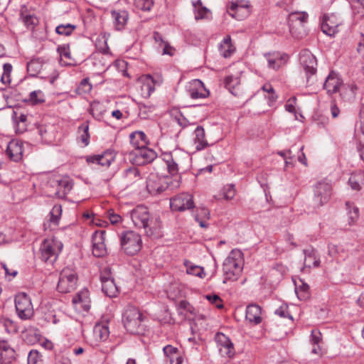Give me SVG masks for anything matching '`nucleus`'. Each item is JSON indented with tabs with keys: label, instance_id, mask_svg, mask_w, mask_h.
Listing matches in <instances>:
<instances>
[{
	"label": "nucleus",
	"instance_id": "1",
	"mask_svg": "<svg viewBox=\"0 0 364 364\" xmlns=\"http://www.w3.org/2000/svg\"><path fill=\"white\" fill-rule=\"evenodd\" d=\"M179 176L159 175L156 173H151L146 179V188L151 195L161 194L167 189L174 190L180 186Z\"/></svg>",
	"mask_w": 364,
	"mask_h": 364
},
{
	"label": "nucleus",
	"instance_id": "2",
	"mask_svg": "<svg viewBox=\"0 0 364 364\" xmlns=\"http://www.w3.org/2000/svg\"><path fill=\"white\" fill-rule=\"evenodd\" d=\"M122 321L127 331L134 334H143L146 328L147 318L141 311L132 306L124 311Z\"/></svg>",
	"mask_w": 364,
	"mask_h": 364
},
{
	"label": "nucleus",
	"instance_id": "3",
	"mask_svg": "<svg viewBox=\"0 0 364 364\" xmlns=\"http://www.w3.org/2000/svg\"><path fill=\"white\" fill-rule=\"evenodd\" d=\"M244 265L243 254L238 249L232 250L225 258L223 264L224 281H235L242 272Z\"/></svg>",
	"mask_w": 364,
	"mask_h": 364
},
{
	"label": "nucleus",
	"instance_id": "4",
	"mask_svg": "<svg viewBox=\"0 0 364 364\" xmlns=\"http://www.w3.org/2000/svg\"><path fill=\"white\" fill-rule=\"evenodd\" d=\"M63 247V243L55 237L45 239L39 249L41 261L53 265L57 261Z\"/></svg>",
	"mask_w": 364,
	"mask_h": 364
},
{
	"label": "nucleus",
	"instance_id": "5",
	"mask_svg": "<svg viewBox=\"0 0 364 364\" xmlns=\"http://www.w3.org/2000/svg\"><path fill=\"white\" fill-rule=\"evenodd\" d=\"M323 88L328 95L334 94L341 89V95L348 94L350 97H354L357 90L356 85L353 84L344 85L338 74L334 71L328 74L323 83Z\"/></svg>",
	"mask_w": 364,
	"mask_h": 364
},
{
	"label": "nucleus",
	"instance_id": "6",
	"mask_svg": "<svg viewBox=\"0 0 364 364\" xmlns=\"http://www.w3.org/2000/svg\"><path fill=\"white\" fill-rule=\"evenodd\" d=\"M120 243L122 250L129 255H136L142 246L141 235L132 230L126 231L122 234Z\"/></svg>",
	"mask_w": 364,
	"mask_h": 364
},
{
	"label": "nucleus",
	"instance_id": "7",
	"mask_svg": "<svg viewBox=\"0 0 364 364\" xmlns=\"http://www.w3.org/2000/svg\"><path fill=\"white\" fill-rule=\"evenodd\" d=\"M163 160L167 166L168 171L171 174L175 175L178 172L179 166H182L186 161L189 160V156L181 150H175L164 153Z\"/></svg>",
	"mask_w": 364,
	"mask_h": 364
},
{
	"label": "nucleus",
	"instance_id": "8",
	"mask_svg": "<svg viewBox=\"0 0 364 364\" xmlns=\"http://www.w3.org/2000/svg\"><path fill=\"white\" fill-rule=\"evenodd\" d=\"M76 283L75 271L70 267H65L60 274L57 289L61 294H68L75 289Z\"/></svg>",
	"mask_w": 364,
	"mask_h": 364
},
{
	"label": "nucleus",
	"instance_id": "9",
	"mask_svg": "<svg viewBox=\"0 0 364 364\" xmlns=\"http://www.w3.org/2000/svg\"><path fill=\"white\" fill-rule=\"evenodd\" d=\"M332 193V185L330 182L323 180L318 182L314 186V203L317 207L327 203Z\"/></svg>",
	"mask_w": 364,
	"mask_h": 364
},
{
	"label": "nucleus",
	"instance_id": "10",
	"mask_svg": "<svg viewBox=\"0 0 364 364\" xmlns=\"http://www.w3.org/2000/svg\"><path fill=\"white\" fill-rule=\"evenodd\" d=\"M129 159L133 164L143 166L152 162L156 159V151L148 147L133 150L129 153Z\"/></svg>",
	"mask_w": 364,
	"mask_h": 364
},
{
	"label": "nucleus",
	"instance_id": "11",
	"mask_svg": "<svg viewBox=\"0 0 364 364\" xmlns=\"http://www.w3.org/2000/svg\"><path fill=\"white\" fill-rule=\"evenodd\" d=\"M299 60L301 67L306 73L307 80H309V77L316 73V58L309 50H304L300 53Z\"/></svg>",
	"mask_w": 364,
	"mask_h": 364
},
{
	"label": "nucleus",
	"instance_id": "12",
	"mask_svg": "<svg viewBox=\"0 0 364 364\" xmlns=\"http://www.w3.org/2000/svg\"><path fill=\"white\" fill-rule=\"evenodd\" d=\"M170 207L172 210L184 211L194 207L193 196L188 193H181L170 199Z\"/></svg>",
	"mask_w": 364,
	"mask_h": 364
},
{
	"label": "nucleus",
	"instance_id": "13",
	"mask_svg": "<svg viewBox=\"0 0 364 364\" xmlns=\"http://www.w3.org/2000/svg\"><path fill=\"white\" fill-rule=\"evenodd\" d=\"M177 311L180 315L190 321L198 322L205 319L204 315L198 314L195 308L186 300H181L178 303Z\"/></svg>",
	"mask_w": 364,
	"mask_h": 364
},
{
	"label": "nucleus",
	"instance_id": "14",
	"mask_svg": "<svg viewBox=\"0 0 364 364\" xmlns=\"http://www.w3.org/2000/svg\"><path fill=\"white\" fill-rule=\"evenodd\" d=\"M215 340L222 356L231 358L235 355L234 345L227 336L218 332L215 336Z\"/></svg>",
	"mask_w": 364,
	"mask_h": 364
},
{
	"label": "nucleus",
	"instance_id": "15",
	"mask_svg": "<svg viewBox=\"0 0 364 364\" xmlns=\"http://www.w3.org/2000/svg\"><path fill=\"white\" fill-rule=\"evenodd\" d=\"M15 306L20 318L26 320L32 316L33 308L30 297H16Z\"/></svg>",
	"mask_w": 364,
	"mask_h": 364
},
{
	"label": "nucleus",
	"instance_id": "16",
	"mask_svg": "<svg viewBox=\"0 0 364 364\" xmlns=\"http://www.w3.org/2000/svg\"><path fill=\"white\" fill-rule=\"evenodd\" d=\"M131 218L136 227L146 229L149 220L148 208L145 206H137L131 212Z\"/></svg>",
	"mask_w": 364,
	"mask_h": 364
},
{
	"label": "nucleus",
	"instance_id": "17",
	"mask_svg": "<svg viewBox=\"0 0 364 364\" xmlns=\"http://www.w3.org/2000/svg\"><path fill=\"white\" fill-rule=\"evenodd\" d=\"M105 230L95 231L92 234V254L95 257H101L107 254V248L105 244Z\"/></svg>",
	"mask_w": 364,
	"mask_h": 364
},
{
	"label": "nucleus",
	"instance_id": "18",
	"mask_svg": "<svg viewBox=\"0 0 364 364\" xmlns=\"http://www.w3.org/2000/svg\"><path fill=\"white\" fill-rule=\"evenodd\" d=\"M187 91L192 99H204L209 96L210 92L199 79H194L189 82Z\"/></svg>",
	"mask_w": 364,
	"mask_h": 364
},
{
	"label": "nucleus",
	"instance_id": "19",
	"mask_svg": "<svg viewBox=\"0 0 364 364\" xmlns=\"http://www.w3.org/2000/svg\"><path fill=\"white\" fill-rule=\"evenodd\" d=\"M51 185L55 188V195L59 198H64L73 188V182L68 176H63L52 181Z\"/></svg>",
	"mask_w": 364,
	"mask_h": 364
},
{
	"label": "nucleus",
	"instance_id": "20",
	"mask_svg": "<svg viewBox=\"0 0 364 364\" xmlns=\"http://www.w3.org/2000/svg\"><path fill=\"white\" fill-rule=\"evenodd\" d=\"M341 24V21L337 16L334 14L324 15L321 28V31L329 36H333L338 32V27Z\"/></svg>",
	"mask_w": 364,
	"mask_h": 364
},
{
	"label": "nucleus",
	"instance_id": "21",
	"mask_svg": "<svg viewBox=\"0 0 364 364\" xmlns=\"http://www.w3.org/2000/svg\"><path fill=\"white\" fill-rule=\"evenodd\" d=\"M116 154L113 150L107 149L101 154H97L87 157L89 164H97L103 167H109L115 160Z\"/></svg>",
	"mask_w": 364,
	"mask_h": 364
},
{
	"label": "nucleus",
	"instance_id": "22",
	"mask_svg": "<svg viewBox=\"0 0 364 364\" xmlns=\"http://www.w3.org/2000/svg\"><path fill=\"white\" fill-rule=\"evenodd\" d=\"M162 82L160 77L154 79L151 75H146L141 78V85L140 94L144 98H149L154 92L156 86H159Z\"/></svg>",
	"mask_w": 364,
	"mask_h": 364
},
{
	"label": "nucleus",
	"instance_id": "23",
	"mask_svg": "<svg viewBox=\"0 0 364 364\" xmlns=\"http://www.w3.org/2000/svg\"><path fill=\"white\" fill-rule=\"evenodd\" d=\"M269 69L277 70L283 66L288 60V55L279 52L267 53L264 54Z\"/></svg>",
	"mask_w": 364,
	"mask_h": 364
},
{
	"label": "nucleus",
	"instance_id": "24",
	"mask_svg": "<svg viewBox=\"0 0 364 364\" xmlns=\"http://www.w3.org/2000/svg\"><path fill=\"white\" fill-rule=\"evenodd\" d=\"M23 142L18 139L11 140L7 145L6 153L8 157L16 162L21 161L23 158Z\"/></svg>",
	"mask_w": 364,
	"mask_h": 364
},
{
	"label": "nucleus",
	"instance_id": "25",
	"mask_svg": "<svg viewBox=\"0 0 364 364\" xmlns=\"http://www.w3.org/2000/svg\"><path fill=\"white\" fill-rule=\"evenodd\" d=\"M192 142L196 151H202L209 146L205 129L202 126H197L194 129Z\"/></svg>",
	"mask_w": 364,
	"mask_h": 364
},
{
	"label": "nucleus",
	"instance_id": "26",
	"mask_svg": "<svg viewBox=\"0 0 364 364\" xmlns=\"http://www.w3.org/2000/svg\"><path fill=\"white\" fill-rule=\"evenodd\" d=\"M224 84L232 95L238 96L241 94L242 86L240 73L227 75L224 79Z\"/></svg>",
	"mask_w": 364,
	"mask_h": 364
},
{
	"label": "nucleus",
	"instance_id": "27",
	"mask_svg": "<svg viewBox=\"0 0 364 364\" xmlns=\"http://www.w3.org/2000/svg\"><path fill=\"white\" fill-rule=\"evenodd\" d=\"M123 180L126 187H129L142 181V176L137 168L130 167L124 170L123 173Z\"/></svg>",
	"mask_w": 364,
	"mask_h": 364
},
{
	"label": "nucleus",
	"instance_id": "28",
	"mask_svg": "<svg viewBox=\"0 0 364 364\" xmlns=\"http://www.w3.org/2000/svg\"><path fill=\"white\" fill-rule=\"evenodd\" d=\"M113 24L116 30L122 31L127 23L129 14L125 10H113L111 11Z\"/></svg>",
	"mask_w": 364,
	"mask_h": 364
},
{
	"label": "nucleus",
	"instance_id": "29",
	"mask_svg": "<svg viewBox=\"0 0 364 364\" xmlns=\"http://www.w3.org/2000/svg\"><path fill=\"white\" fill-rule=\"evenodd\" d=\"M309 15L304 11H294L287 18L289 29L291 31L296 26H302L307 21Z\"/></svg>",
	"mask_w": 364,
	"mask_h": 364
},
{
	"label": "nucleus",
	"instance_id": "30",
	"mask_svg": "<svg viewBox=\"0 0 364 364\" xmlns=\"http://www.w3.org/2000/svg\"><path fill=\"white\" fill-rule=\"evenodd\" d=\"M130 143L134 148V150L144 148L149 144L144 132L141 131H136L129 135Z\"/></svg>",
	"mask_w": 364,
	"mask_h": 364
},
{
	"label": "nucleus",
	"instance_id": "31",
	"mask_svg": "<svg viewBox=\"0 0 364 364\" xmlns=\"http://www.w3.org/2000/svg\"><path fill=\"white\" fill-rule=\"evenodd\" d=\"M15 358V350L8 341H0V359L4 363H10Z\"/></svg>",
	"mask_w": 364,
	"mask_h": 364
},
{
	"label": "nucleus",
	"instance_id": "32",
	"mask_svg": "<svg viewBox=\"0 0 364 364\" xmlns=\"http://www.w3.org/2000/svg\"><path fill=\"white\" fill-rule=\"evenodd\" d=\"M164 354L168 358L170 364H181L183 358L182 353L172 346L168 345L163 349Z\"/></svg>",
	"mask_w": 364,
	"mask_h": 364
},
{
	"label": "nucleus",
	"instance_id": "33",
	"mask_svg": "<svg viewBox=\"0 0 364 364\" xmlns=\"http://www.w3.org/2000/svg\"><path fill=\"white\" fill-rule=\"evenodd\" d=\"M72 303L75 311L82 314L87 313L90 307V297H73Z\"/></svg>",
	"mask_w": 364,
	"mask_h": 364
},
{
	"label": "nucleus",
	"instance_id": "34",
	"mask_svg": "<svg viewBox=\"0 0 364 364\" xmlns=\"http://www.w3.org/2000/svg\"><path fill=\"white\" fill-rule=\"evenodd\" d=\"M246 318L251 323L255 324L262 321L261 309L256 304H250L247 306L246 310Z\"/></svg>",
	"mask_w": 364,
	"mask_h": 364
},
{
	"label": "nucleus",
	"instance_id": "35",
	"mask_svg": "<svg viewBox=\"0 0 364 364\" xmlns=\"http://www.w3.org/2000/svg\"><path fill=\"white\" fill-rule=\"evenodd\" d=\"M102 291L105 296H117L118 293L117 287L113 278L102 277Z\"/></svg>",
	"mask_w": 364,
	"mask_h": 364
},
{
	"label": "nucleus",
	"instance_id": "36",
	"mask_svg": "<svg viewBox=\"0 0 364 364\" xmlns=\"http://www.w3.org/2000/svg\"><path fill=\"white\" fill-rule=\"evenodd\" d=\"M229 9L234 12L231 14L232 17H235L241 10H244L247 14H249L250 2L247 0H232L230 3Z\"/></svg>",
	"mask_w": 364,
	"mask_h": 364
},
{
	"label": "nucleus",
	"instance_id": "37",
	"mask_svg": "<svg viewBox=\"0 0 364 364\" xmlns=\"http://www.w3.org/2000/svg\"><path fill=\"white\" fill-rule=\"evenodd\" d=\"M355 136L357 139V150L360 159L364 161V123L360 122L356 127Z\"/></svg>",
	"mask_w": 364,
	"mask_h": 364
},
{
	"label": "nucleus",
	"instance_id": "38",
	"mask_svg": "<svg viewBox=\"0 0 364 364\" xmlns=\"http://www.w3.org/2000/svg\"><path fill=\"white\" fill-rule=\"evenodd\" d=\"M94 336L97 341H105L109 336V330L107 323H97L94 327Z\"/></svg>",
	"mask_w": 364,
	"mask_h": 364
},
{
	"label": "nucleus",
	"instance_id": "39",
	"mask_svg": "<svg viewBox=\"0 0 364 364\" xmlns=\"http://www.w3.org/2000/svg\"><path fill=\"white\" fill-rule=\"evenodd\" d=\"M304 253L305 255L304 268L317 267L319 266L320 260L317 257L314 250H305Z\"/></svg>",
	"mask_w": 364,
	"mask_h": 364
},
{
	"label": "nucleus",
	"instance_id": "40",
	"mask_svg": "<svg viewBox=\"0 0 364 364\" xmlns=\"http://www.w3.org/2000/svg\"><path fill=\"white\" fill-rule=\"evenodd\" d=\"M347 220L350 225H354L359 218V209L350 201L346 203Z\"/></svg>",
	"mask_w": 364,
	"mask_h": 364
},
{
	"label": "nucleus",
	"instance_id": "41",
	"mask_svg": "<svg viewBox=\"0 0 364 364\" xmlns=\"http://www.w3.org/2000/svg\"><path fill=\"white\" fill-rule=\"evenodd\" d=\"M193 6L194 7V14L195 18L196 20H200L208 18V15L210 11L208 8L203 6L202 1L200 0L193 1Z\"/></svg>",
	"mask_w": 364,
	"mask_h": 364
},
{
	"label": "nucleus",
	"instance_id": "42",
	"mask_svg": "<svg viewBox=\"0 0 364 364\" xmlns=\"http://www.w3.org/2000/svg\"><path fill=\"white\" fill-rule=\"evenodd\" d=\"M184 265L186 267L187 274L198 277L199 278L201 279L205 277V274L202 267L195 265L188 260L184 261Z\"/></svg>",
	"mask_w": 364,
	"mask_h": 364
},
{
	"label": "nucleus",
	"instance_id": "43",
	"mask_svg": "<svg viewBox=\"0 0 364 364\" xmlns=\"http://www.w3.org/2000/svg\"><path fill=\"white\" fill-rule=\"evenodd\" d=\"M364 183V175L362 173L352 174L348 179V184L352 190L360 191Z\"/></svg>",
	"mask_w": 364,
	"mask_h": 364
},
{
	"label": "nucleus",
	"instance_id": "44",
	"mask_svg": "<svg viewBox=\"0 0 364 364\" xmlns=\"http://www.w3.org/2000/svg\"><path fill=\"white\" fill-rule=\"evenodd\" d=\"M220 52L224 58L230 57L233 53L231 38L229 36L225 37L219 47Z\"/></svg>",
	"mask_w": 364,
	"mask_h": 364
},
{
	"label": "nucleus",
	"instance_id": "45",
	"mask_svg": "<svg viewBox=\"0 0 364 364\" xmlns=\"http://www.w3.org/2000/svg\"><path fill=\"white\" fill-rule=\"evenodd\" d=\"M89 124L87 122H84L78 127L77 133L79 139L85 146H87L90 143V134H89Z\"/></svg>",
	"mask_w": 364,
	"mask_h": 364
},
{
	"label": "nucleus",
	"instance_id": "46",
	"mask_svg": "<svg viewBox=\"0 0 364 364\" xmlns=\"http://www.w3.org/2000/svg\"><path fill=\"white\" fill-rule=\"evenodd\" d=\"M43 64L39 59H33L27 64L28 73L31 76H36L40 73Z\"/></svg>",
	"mask_w": 364,
	"mask_h": 364
},
{
	"label": "nucleus",
	"instance_id": "47",
	"mask_svg": "<svg viewBox=\"0 0 364 364\" xmlns=\"http://www.w3.org/2000/svg\"><path fill=\"white\" fill-rule=\"evenodd\" d=\"M28 101L33 105L43 103L45 101L44 94L40 90H34L29 94Z\"/></svg>",
	"mask_w": 364,
	"mask_h": 364
},
{
	"label": "nucleus",
	"instance_id": "48",
	"mask_svg": "<svg viewBox=\"0 0 364 364\" xmlns=\"http://www.w3.org/2000/svg\"><path fill=\"white\" fill-rule=\"evenodd\" d=\"M236 191L233 184H228L221 190L220 195L226 200H232L235 196Z\"/></svg>",
	"mask_w": 364,
	"mask_h": 364
},
{
	"label": "nucleus",
	"instance_id": "49",
	"mask_svg": "<svg viewBox=\"0 0 364 364\" xmlns=\"http://www.w3.org/2000/svg\"><path fill=\"white\" fill-rule=\"evenodd\" d=\"M76 26L71 23L61 24L56 27L55 31L59 35L68 36L72 34Z\"/></svg>",
	"mask_w": 364,
	"mask_h": 364
},
{
	"label": "nucleus",
	"instance_id": "50",
	"mask_svg": "<svg viewBox=\"0 0 364 364\" xmlns=\"http://www.w3.org/2000/svg\"><path fill=\"white\" fill-rule=\"evenodd\" d=\"M12 65L10 63H4L3 65V74L1 77V82L4 85H9L11 80V73L12 72Z\"/></svg>",
	"mask_w": 364,
	"mask_h": 364
},
{
	"label": "nucleus",
	"instance_id": "51",
	"mask_svg": "<svg viewBox=\"0 0 364 364\" xmlns=\"http://www.w3.org/2000/svg\"><path fill=\"white\" fill-rule=\"evenodd\" d=\"M134 6L138 9L144 11H149L153 5L154 0H132Z\"/></svg>",
	"mask_w": 364,
	"mask_h": 364
},
{
	"label": "nucleus",
	"instance_id": "52",
	"mask_svg": "<svg viewBox=\"0 0 364 364\" xmlns=\"http://www.w3.org/2000/svg\"><path fill=\"white\" fill-rule=\"evenodd\" d=\"M295 285V292L298 295L299 294H307L309 293V286L308 284L304 282L301 279H294Z\"/></svg>",
	"mask_w": 364,
	"mask_h": 364
},
{
	"label": "nucleus",
	"instance_id": "53",
	"mask_svg": "<svg viewBox=\"0 0 364 364\" xmlns=\"http://www.w3.org/2000/svg\"><path fill=\"white\" fill-rule=\"evenodd\" d=\"M61 213H62L61 206L60 205H54L50 212V223H52L54 225H58Z\"/></svg>",
	"mask_w": 364,
	"mask_h": 364
},
{
	"label": "nucleus",
	"instance_id": "54",
	"mask_svg": "<svg viewBox=\"0 0 364 364\" xmlns=\"http://www.w3.org/2000/svg\"><path fill=\"white\" fill-rule=\"evenodd\" d=\"M173 122H176L182 128L186 127L190 124L188 119L180 112H176L175 114H173Z\"/></svg>",
	"mask_w": 364,
	"mask_h": 364
},
{
	"label": "nucleus",
	"instance_id": "55",
	"mask_svg": "<svg viewBox=\"0 0 364 364\" xmlns=\"http://www.w3.org/2000/svg\"><path fill=\"white\" fill-rule=\"evenodd\" d=\"M38 132L43 141L46 143H51L53 141V135L49 132L45 126H41L38 128Z\"/></svg>",
	"mask_w": 364,
	"mask_h": 364
},
{
	"label": "nucleus",
	"instance_id": "56",
	"mask_svg": "<svg viewBox=\"0 0 364 364\" xmlns=\"http://www.w3.org/2000/svg\"><path fill=\"white\" fill-rule=\"evenodd\" d=\"M13 119L16 122L18 123V125L20 123L23 124L22 127L19 128L18 130L19 132L22 133L26 129V125L24 124L27 121V114L21 113L19 115H18L17 112H14L13 114Z\"/></svg>",
	"mask_w": 364,
	"mask_h": 364
},
{
	"label": "nucleus",
	"instance_id": "57",
	"mask_svg": "<svg viewBox=\"0 0 364 364\" xmlns=\"http://www.w3.org/2000/svg\"><path fill=\"white\" fill-rule=\"evenodd\" d=\"M1 322L7 332L15 333L17 331L15 323L11 319L7 318H3L1 319Z\"/></svg>",
	"mask_w": 364,
	"mask_h": 364
},
{
	"label": "nucleus",
	"instance_id": "58",
	"mask_svg": "<svg viewBox=\"0 0 364 364\" xmlns=\"http://www.w3.org/2000/svg\"><path fill=\"white\" fill-rule=\"evenodd\" d=\"M28 364H42V360L38 351L31 350L28 356Z\"/></svg>",
	"mask_w": 364,
	"mask_h": 364
},
{
	"label": "nucleus",
	"instance_id": "59",
	"mask_svg": "<svg viewBox=\"0 0 364 364\" xmlns=\"http://www.w3.org/2000/svg\"><path fill=\"white\" fill-rule=\"evenodd\" d=\"M342 252L343 249L341 248V247L333 243L328 244V252L331 257H335L337 255H339Z\"/></svg>",
	"mask_w": 364,
	"mask_h": 364
},
{
	"label": "nucleus",
	"instance_id": "60",
	"mask_svg": "<svg viewBox=\"0 0 364 364\" xmlns=\"http://www.w3.org/2000/svg\"><path fill=\"white\" fill-rule=\"evenodd\" d=\"M22 21L24 24L28 27H33L37 23V18L33 15H22Z\"/></svg>",
	"mask_w": 364,
	"mask_h": 364
},
{
	"label": "nucleus",
	"instance_id": "61",
	"mask_svg": "<svg viewBox=\"0 0 364 364\" xmlns=\"http://www.w3.org/2000/svg\"><path fill=\"white\" fill-rule=\"evenodd\" d=\"M275 314L279 316L281 318L289 317L290 319H292V316H290L288 311V306L287 304H283L281 306H279L277 309H276Z\"/></svg>",
	"mask_w": 364,
	"mask_h": 364
},
{
	"label": "nucleus",
	"instance_id": "62",
	"mask_svg": "<svg viewBox=\"0 0 364 364\" xmlns=\"http://www.w3.org/2000/svg\"><path fill=\"white\" fill-rule=\"evenodd\" d=\"M92 85L87 78L83 79L79 86V90L84 93H89L92 90Z\"/></svg>",
	"mask_w": 364,
	"mask_h": 364
},
{
	"label": "nucleus",
	"instance_id": "63",
	"mask_svg": "<svg viewBox=\"0 0 364 364\" xmlns=\"http://www.w3.org/2000/svg\"><path fill=\"white\" fill-rule=\"evenodd\" d=\"M107 217L113 225L118 224L122 220V217L119 214L115 213L112 210H109L107 212Z\"/></svg>",
	"mask_w": 364,
	"mask_h": 364
},
{
	"label": "nucleus",
	"instance_id": "64",
	"mask_svg": "<svg viewBox=\"0 0 364 364\" xmlns=\"http://www.w3.org/2000/svg\"><path fill=\"white\" fill-rule=\"evenodd\" d=\"M311 342L313 345L320 346V343L321 342V333L318 330H312L311 331Z\"/></svg>",
	"mask_w": 364,
	"mask_h": 364
}]
</instances>
